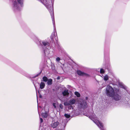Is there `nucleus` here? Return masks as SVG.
<instances>
[{"label": "nucleus", "mask_w": 130, "mask_h": 130, "mask_svg": "<svg viewBox=\"0 0 130 130\" xmlns=\"http://www.w3.org/2000/svg\"><path fill=\"white\" fill-rule=\"evenodd\" d=\"M60 60V58L59 57H57L56 59V60L57 61H59Z\"/></svg>", "instance_id": "nucleus-21"}, {"label": "nucleus", "mask_w": 130, "mask_h": 130, "mask_svg": "<svg viewBox=\"0 0 130 130\" xmlns=\"http://www.w3.org/2000/svg\"><path fill=\"white\" fill-rule=\"evenodd\" d=\"M64 116L68 118H69L70 117V115H69L66 113L65 114Z\"/></svg>", "instance_id": "nucleus-15"}, {"label": "nucleus", "mask_w": 130, "mask_h": 130, "mask_svg": "<svg viewBox=\"0 0 130 130\" xmlns=\"http://www.w3.org/2000/svg\"><path fill=\"white\" fill-rule=\"evenodd\" d=\"M114 99L118 101L120 100V97L118 94H116L115 95L114 97Z\"/></svg>", "instance_id": "nucleus-7"}, {"label": "nucleus", "mask_w": 130, "mask_h": 130, "mask_svg": "<svg viewBox=\"0 0 130 130\" xmlns=\"http://www.w3.org/2000/svg\"><path fill=\"white\" fill-rule=\"evenodd\" d=\"M18 2L20 4H21L22 3V0H17Z\"/></svg>", "instance_id": "nucleus-17"}, {"label": "nucleus", "mask_w": 130, "mask_h": 130, "mask_svg": "<svg viewBox=\"0 0 130 130\" xmlns=\"http://www.w3.org/2000/svg\"><path fill=\"white\" fill-rule=\"evenodd\" d=\"M105 72L104 70L103 69H101L100 70V73L101 74H104Z\"/></svg>", "instance_id": "nucleus-16"}, {"label": "nucleus", "mask_w": 130, "mask_h": 130, "mask_svg": "<svg viewBox=\"0 0 130 130\" xmlns=\"http://www.w3.org/2000/svg\"><path fill=\"white\" fill-rule=\"evenodd\" d=\"M59 124V123L58 121H53L51 125V127L54 128L56 127Z\"/></svg>", "instance_id": "nucleus-5"}, {"label": "nucleus", "mask_w": 130, "mask_h": 130, "mask_svg": "<svg viewBox=\"0 0 130 130\" xmlns=\"http://www.w3.org/2000/svg\"><path fill=\"white\" fill-rule=\"evenodd\" d=\"M75 94L78 97H79L80 96V94L77 92H75Z\"/></svg>", "instance_id": "nucleus-13"}, {"label": "nucleus", "mask_w": 130, "mask_h": 130, "mask_svg": "<svg viewBox=\"0 0 130 130\" xmlns=\"http://www.w3.org/2000/svg\"><path fill=\"white\" fill-rule=\"evenodd\" d=\"M77 74L79 76H85L86 77L89 76V75L88 74L82 72L80 70H77Z\"/></svg>", "instance_id": "nucleus-4"}, {"label": "nucleus", "mask_w": 130, "mask_h": 130, "mask_svg": "<svg viewBox=\"0 0 130 130\" xmlns=\"http://www.w3.org/2000/svg\"><path fill=\"white\" fill-rule=\"evenodd\" d=\"M42 79H43V81L44 82H46L48 80V78H47V77H46L45 76H44L43 77Z\"/></svg>", "instance_id": "nucleus-12"}, {"label": "nucleus", "mask_w": 130, "mask_h": 130, "mask_svg": "<svg viewBox=\"0 0 130 130\" xmlns=\"http://www.w3.org/2000/svg\"><path fill=\"white\" fill-rule=\"evenodd\" d=\"M59 107H60V108L62 109L63 108V106L61 104H60Z\"/></svg>", "instance_id": "nucleus-19"}, {"label": "nucleus", "mask_w": 130, "mask_h": 130, "mask_svg": "<svg viewBox=\"0 0 130 130\" xmlns=\"http://www.w3.org/2000/svg\"><path fill=\"white\" fill-rule=\"evenodd\" d=\"M15 3H16V2L14 3V6H15Z\"/></svg>", "instance_id": "nucleus-25"}, {"label": "nucleus", "mask_w": 130, "mask_h": 130, "mask_svg": "<svg viewBox=\"0 0 130 130\" xmlns=\"http://www.w3.org/2000/svg\"><path fill=\"white\" fill-rule=\"evenodd\" d=\"M106 94L107 96L112 97L115 94V92L113 88L109 86H108L106 89Z\"/></svg>", "instance_id": "nucleus-2"}, {"label": "nucleus", "mask_w": 130, "mask_h": 130, "mask_svg": "<svg viewBox=\"0 0 130 130\" xmlns=\"http://www.w3.org/2000/svg\"><path fill=\"white\" fill-rule=\"evenodd\" d=\"M48 116V114L46 112L44 113H42V117L44 118H46Z\"/></svg>", "instance_id": "nucleus-9"}, {"label": "nucleus", "mask_w": 130, "mask_h": 130, "mask_svg": "<svg viewBox=\"0 0 130 130\" xmlns=\"http://www.w3.org/2000/svg\"><path fill=\"white\" fill-rule=\"evenodd\" d=\"M75 102V100L73 99L68 102H64V104L65 106L70 105L74 104Z\"/></svg>", "instance_id": "nucleus-3"}, {"label": "nucleus", "mask_w": 130, "mask_h": 130, "mask_svg": "<svg viewBox=\"0 0 130 130\" xmlns=\"http://www.w3.org/2000/svg\"><path fill=\"white\" fill-rule=\"evenodd\" d=\"M52 18L53 19H54V15H53V16H52Z\"/></svg>", "instance_id": "nucleus-24"}, {"label": "nucleus", "mask_w": 130, "mask_h": 130, "mask_svg": "<svg viewBox=\"0 0 130 130\" xmlns=\"http://www.w3.org/2000/svg\"><path fill=\"white\" fill-rule=\"evenodd\" d=\"M52 79H49L47 80V84L48 85H51L52 83Z\"/></svg>", "instance_id": "nucleus-11"}, {"label": "nucleus", "mask_w": 130, "mask_h": 130, "mask_svg": "<svg viewBox=\"0 0 130 130\" xmlns=\"http://www.w3.org/2000/svg\"><path fill=\"white\" fill-rule=\"evenodd\" d=\"M45 85V83H44L43 82L41 83L40 85V88L41 89H43Z\"/></svg>", "instance_id": "nucleus-8"}, {"label": "nucleus", "mask_w": 130, "mask_h": 130, "mask_svg": "<svg viewBox=\"0 0 130 130\" xmlns=\"http://www.w3.org/2000/svg\"><path fill=\"white\" fill-rule=\"evenodd\" d=\"M109 79L108 76L107 75H106L104 77V79L105 80H107Z\"/></svg>", "instance_id": "nucleus-14"}, {"label": "nucleus", "mask_w": 130, "mask_h": 130, "mask_svg": "<svg viewBox=\"0 0 130 130\" xmlns=\"http://www.w3.org/2000/svg\"><path fill=\"white\" fill-rule=\"evenodd\" d=\"M53 105L55 108H56V104L55 103H53Z\"/></svg>", "instance_id": "nucleus-18"}, {"label": "nucleus", "mask_w": 130, "mask_h": 130, "mask_svg": "<svg viewBox=\"0 0 130 130\" xmlns=\"http://www.w3.org/2000/svg\"><path fill=\"white\" fill-rule=\"evenodd\" d=\"M42 44L45 46L46 45H49V43L47 41H43L42 42Z\"/></svg>", "instance_id": "nucleus-10"}, {"label": "nucleus", "mask_w": 130, "mask_h": 130, "mask_svg": "<svg viewBox=\"0 0 130 130\" xmlns=\"http://www.w3.org/2000/svg\"><path fill=\"white\" fill-rule=\"evenodd\" d=\"M47 0H44L43 2V3L44 4H46L47 3Z\"/></svg>", "instance_id": "nucleus-20"}, {"label": "nucleus", "mask_w": 130, "mask_h": 130, "mask_svg": "<svg viewBox=\"0 0 130 130\" xmlns=\"http://www.w3.org/2000/svg\"><path fill=\"white\" fill-rule=\"evenodd\" d=\"M87 106V103L86 102H85V107H86Z\"/></svg>", "instance_id": "nucleus-23"}, {"label": "nucleus", "mask_w": 130, "mask_h": 130, "mask_svg": "<svg viewBox=\"0 0 130 130\" xmlns=\"http://www.w3.org/2000/svg\"><path fill=\"white\" fill-rule=\"evenodd\" d=\"M40 119L41 122L42 123L43 122V119L41 118H40Z\"/></svg>", "instance_id": "nucleus-22"}, {"label": "nucleus", "mask_w": 130, "mask_h": 130, "mask_svg": "<svg viewBox=\"0 0 130 130\" xmlns=\"http://www.w3.org/2000/svg\"><path fill=\"white\" fill-rule=\"evenodd\" d=\"M68 91L67 90H65L62 93L63 95L64 96L68 95L69 94Z\"/></svg>", "instance_id": "nucleus-6"}, {"label": "nucleus", "mask_w": 130, "mask_h": 130, "mask_svg": "<svg viewBox=\"0 0 130 130\" xmlns=\"http://www.w3.org/2000/svg\"><path fill=\"white\" fill-rule=\"evenodd\" d=\"M91 119L96 124L101 130H105L104 128L103 123L101 121L97 119L96 117H92L91 118Z\"/></svg>", "instance_id": "nucleus-1"}]
</instances>
